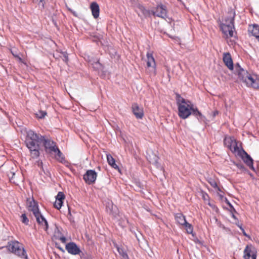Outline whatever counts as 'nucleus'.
<instances>
[{
	"instance_id": "423d86ee",
	"label": "nucleus",
	"mask_w": 259,
	"mask_h": 259,
	"mask_svg": "<svg viewBox=\"0 0 259 259\" xmlns=\"http://www.w3.org/2000/svg\"><path fill=\"white\" fill-rule=\"evenodd\" d=\"M147 72L150 75L155 76L156 74V63L152 54L150 53H147Z\"/></svg>"
},
{
	"instance_id": "72a5a7b5",
	"label": "nucleus",
	"mask_w": 259,
	"mask_h": 259,
	"mask_svg": "<svg viewBox=\"0 0 259 259\" xmlns=\"http://www.w3.org/2000/svg\"><path fill=\"white\" fill-rule=\"evenodd\" d=\"M208 183L210 184V185L212 187H213V188H218V190L220 191V188L218 187V185L216 182L214 180L210 179L208 180Z\"/></svg>"
},
{
	"instance_id": "6e6552de",
	"label": "nucleus",
	"mask_w": 259,
	"mask_h": 259,
	"mask_svg": "<svg viewBox=\"0 0 259 259\" xmlns=\"http://www.w3.org/2000/svg\"><path fill=\"white\" fill-rule=\"evenodd\" d=\"M38 225L46 232L48 231L49 225L47 221L41 214L40 211H37L35 214H33Z\"/></svg>"
},
{
	"instance_id": "ddd939ff",
	"label": "nucleus",
	"mask_w": 259,
	"mask_h": 259,
	"mask_svg": "<svg viewBox=\"0 0 259 259\" xmlns=\"http://www.w3.org/2000/svg\"><path fill=\"white\" fill-rule=\"evenodd\" d=\"M27 206L29 211H32L33 214H35L39 211L37 203L33 199H28L27 200Z\"/></svg>"
},
{
	"instance_id": "c756f323",
	"label": "nucleus",
	"mask_w": 259,
	"mask_h": 259,
	"mask_svg": "<svg viewBox=\"0 0 259 259\" xmlns=\"http://www.w3.org/2000/svg\"><path fill=\"white\" fill-rule=\"evenodd\" d=\"M65 198V195L62 192H59L56 196V200H59V202L63 201Z\"/></svg>"
},
{
	"instance_id": "49530a36",
	"label": "nucleus",
	"mask_w": 259,
	"mask_h": 259,
	"mask_svg": "<svg viewBox=\"0 0 259 259\" xmlns=\"http://www.w3.org/2000/svg\"><path fill=\"white\" fill-rule=\"evenodd\" d=\"M228 204H229L231 207H232V206L231 205V204L230 203H229V202H228Z\"/></svg>"
},
{
	"instance_id": "c9c22d12",
	"label": "nucleus",
	"mask_w": 259,
	"mask_h": 259,
	"mask_svg": "<svg viewBox=\"0 0 259 259\" xmlns=\"http://www.w3.org/2000/svg\"><path fill=\"white\" fill-rule=\"evenodd\" d=\"M201 195L202 199L204 201H207L209 200V196L206 192L202 191L201 192Z\"/></svg>"
},
{
	"instance_id": "412c9836",
	"label": "nucleus",
	"mask_w": 259,
	"mask_h": 259,
	"mask_svg": "<svg viewBox=\"0 0 259 259\" xmlns=\"http://www.w3.org/2000/svg\"><path fill=\"white\" fill-rule=\"evenodd\" d=\"M242 153L244 154L245 155V158L244 159V162L246 163V164L249 166L250 168L253 169V160L251 158V157L243 150L242 149Z\"/></svg>"
},
{
	"instance_id": "f257e3e1",
	"label": "nucleus",
	"mask_w": 259,
	"mask_h": 259,
	"mask_svg": "<svg viewBox=\"0 0 259 259\" xmlns=\"http://www.w3.org/2000/svg\"><path fill=\"white\" fill-rule=\"evenodd\" d=\"M43 136L29 130L27 133L25 144L29 149L31 156L33 158L39 156L40 144L42 143Z\"/></svg>"
},
{
	"instance_id": "ea45409f",
	"label": "nucleus",
	"mask_w": 259,
	"mask_h": 259,
	"mask_svg": "<svg viewBox=\"0 0 259 259\" xmlns=\"http://www.w3.org/2000/svg\"><path fill=\"white\" fill-rule=\"evenodd\" d=\"M37 166L39 167H41L42 168V161H37Z\"/></svg>"
},
{
	"instance_id": "f03ea898",
	"label": "nucleus",
	"mask_w": 259,
	"mask_h": 259,
	"mask_svg": "<svg viewBox=\"0 0 259 259\" xmlns=\"http://www.w3.org/2000/svg\"><path fill=\"white\" fill-rule=\"evenodd\" d=\"M228 16L225 18L224 22L220 24L221 29L226 38L232 37L234 36V17L235 13L233 10L228 12Z\"/></svg>"
},
{
	"instance_id": "2eb2a0df",
	"label": "nucleus",
	"mask_w": 259,
	"mask_h": 259,
	"mask_svg": "<svg viewBox=\"0 0 259 259\" xmlns=\"http://www.w3.org/2000/svg\"><path fill=\"white\" fill-rule=\"evenodd\" d=\"M248 81L246 83L248 87H251L254 89H259V78L255 75H252L250 78H248Z\"/></svg>"
},
{
	"instance_id": "9d476101",
	"label": "nucleus",
	"mask_w": 259,
	"mask_h": 259,
	"mask_svg": "<svg viewBox=\"0 0 259 259\" xmlns=\"http://www.w3.org/2000/svg\"><path fill=\"white\" fill-rule=\"evenodd\" d=\"M237 68H236L238 78L245 82L246 84L248 81V78H250L252 75L249 74L246 70L241 68L239 64H237Z\"/></svg>"
},
{
	"instance_id": "7c9ffc66",
	"label": "nucleus",
	"mask_w": 259,
	"mask_h": 259,
	"mask_svg": "<svg viewBox=\"0 0 259 259\" xmlns=\"http://www.w3.org/2000/svg\"><path fill=\"white\" fill-rule=\"evenodd\" d=\"M61 236H62V233H61V231H60L58 227L56 225H55V231H54V236L56 238L58 239Z\"/></svg>"
},
{
	"instance_id": "a211bd4d",
	"label": "nucleus",
	"mask_w": 259,
	"mask_h": 259,
	"mask_svg": "<svg viewBox=\"0 0 259 259\" xmlns=\"http://www.w3.org/2000/svg\"><path fill=\"white\" fill-rule=\"evenodd\" d=\"M90 9L92 12V14L95 19H97L99 16L100 8L97 3L94 2L90 5Z\"/></svg>"
},
{
	"instance_id": "6ab92c4d",
	"label": "nucleus",
	"mask_w": 259,
	"mask_h": 259,
	"mask_svg": "<svg viewBox=\"0 0 259 259\" xmlns=\"http://www.w3.org/2000/svg\"><path fill=\"white\" fill-rule=\"evenodd\" d=\"M137 12L138 13V15L140 17L142 16L140 13H141L145 17H149L150 16L151 14H152L151 11H150L149 10H146L143 6L140 4L137 5Z\"/></svg>"
},
{
	"instance_id": "4468645a",
	"label": "nucleus",
	"mask_w": 259,
	"mask_h": 259,
	"mask_svg": "<svg viewBox=\"0 0 259 259\" xmlns=\"http://www.w3.org/2000/svg\"><path fill=\"white\" fill-rule=\"evenodd\" d=\"M146 157L151 163L155 165L157 167H160L162 168L158 162L159 158L155 154L153 153L152 151H149L147 152Z\"/></svg>"
},
{
	"instance_id": "a19ab883",
	"label": "nucleus",
	"mask_w": 259,
	"mask_h": 259,
	"mask_svg": "<svg viewBox=\"0 0 259 259\" xmlns=\"http://www.w3.org/2000/svg\"><path fill=\"white\" fill-rule=\"evenodd\" d=\"M68 10L70 11L74 15H75V12L73 11L70 8L67 7Z\"/></svg>"
},
{
	"instance_id": "20e7f679",
	"label": "nucleus",
	"mask_w": 259,
	"mask_h": 259,
	"mask_svg": "<svg viewBox=\"0 0 259 259\" xmlns=\"http://www.w3.org/2000/svg\"><path fill=\"white\" fill-rule=\"evenodd\" d=\"M42 140V144L44 146L47 153L55 154L56 158L61 162L65 161L63 154L61 152L60 150L56 146V143L50 139H46L44 136Z\"/></svg>"
},
{
	"instance_id": "4be33fe9",
	"label": "nucleus",
	"mask_w": 259,
	"mask_h": 259,
	"mask_svg": "<svg viewBox=\"0 0 259 259\" xmlns=\"http://www.w3.org/2000/svg\"><path fill=\"white\" fill-rule=\"evenodd\" d=\"M175 220L176 222L181 225H183L186 223L185 217L182 213H177L175 214Z\"/></svg>"
},
{
	"instance_id": "9b49d317",
	"label": "nucleus",
	"mask_w": 259,
	"mask_h": 259,
	"mask_svg": "<svg viewBox=\"0 0 259 259\" xmlns=\"http://www.w3.org/2000/svg\"><path fill=\"white\" fill-rule=\"evenodd\" d=\"M256 250L254 247L250 246H246L244 251V259H256Z\"/></svg>"
},
{
	"instance_id": "f704fd0d",
	"label": "nucleus",
	"mask_w": 259,
	"mask_h": 259,
	"mask_svg": "<svg viewBox=\"0 0 259 259\" xmlns=\"http://www.w3.org/2000/svg\"><path fill=\"white\" fill-rule=\"evenodd\" d=\"M63 201L59 202V200H56V201L54 204V205L55 208H57L58 209H59L61 207Z\"/></svg>"
},
{
	"instance_id": "2f4dec72",
	"label": "nucleus",
	"mask_w": 259,
	"mask_h": 259,
	"mask_svg": "<svg viewBox=\"0 0 259 259\" xmlns=\"http://www.w3.org/2000/svg\"><path fill=\"white\" fill-rule=\"evenodd\" d=\"M21 222L23 223H24V224H25L26 225H28L29 220L27 218V217L25 214H24V213L22 214L21 216Z\"/></svg>"
},
{
	"instance_id": "4c0bfd02",
	"label": "nucleus",
	"mask_w": 259,
	"mask_h": 259,
	"mask_svg": "<svg viewBox=\"0 0 259 259\" xmlns=\"http://www.w3.org/2000/svg\"><path fill=\"white\" fill-rule=\"evenodd\" d=\"M15 175V174L13 172H10L9 174H8V176L9 177V179H10V181L12 183H15V181L13 180L14 179V177Z\"/></svg>"
},
{
	"instance_id": "f3484780",
	"label": "nucleus",
	"mask_w": 259,
	"mask_h": 259,
	"mask_svg": "<svg viewBox=\"0 0 259 259\" xmlns=\"http://www.w3.org/2000/svg\"><path fill=\"white\" fill-rule=\"evenodd\" d=\"M132 111L137 118L141 119L144 116L143 108H140L138 105L134 103L132 105Z\"/></svg>"
},
{
	"instance_id": "f8f14e48",
	"label": "nucleus",
	"mask_w": 259,
	"mask_h": 259,
	"mask_svg": "<svg viewBox=\"0 0 259 259\" xmlns=\"http://www.w3.org/2000/svg\"><path fill=\"white\" fill-rule=\"evenodd\" d=\"M65 248L68 253L73 255L78 254L81 252L79 248L74 242L67 243L66 245Z\"/></svg>"
},
{
	"instance_id": "5701e85b",
	"label": "nucleus",
	"mask_w": 259,
	"mask_h": 259,
	"mask_svg": "<svg viewBox=\"0 0 259 259\" xmlns=\"http://www.w3.org/2000/svg\"><path fill=\"white\" fill-rule=\"evenodd\" d=\"M176 95V101L178 107H180L181 105H184L188 103H190V101L188 100H186L183 98H182L180 95L177 93Z\"/></svg>"
},
{
	"instance_id": "e433bc0d",
	"label": "nucleus",
	"mask_w": 259,
	"mask_h": 259,
	"mask_svg": "<svg viewBox=\"0 0 259 259\" xmlns=\"http://www.w3.org/2000/svg\"><path fill=\"white\" fill-rule=\"evenodd\" d=\"M61 57L62 58V59L65 62H67L68 60V54L66 52H62L61 53Z\"/></svg>"
},
{
	"instance_id": "b1692460",
	"label": "nucleus",
	"mask_w": 259,
	"mask_h": 259,
	"mask_svg": "<svg viewBox=\"0 0 259 259\" xmlns=\"http://www.w3.org/2000/svg\"><path fill=\"white\" fill-rule=\"evenodd\" d=\"M235 139L233 137H225L224 140V145L229 149L231 148Z\"/></svg>"
},
{
	"instance_id": "1a4fd4ad",
	"label": "nucleus",
	"mask_w": 259,
	"mask_h": 259,
	"mask_svg": "<svg viewBox=\"0 0 259 259\" xmlns=\"http://www.w3.org/2000/svg\"><path fill=\"white\" fill-rule=\"evenodd\" d=\"M97 177V172L94 170H88L83 175V180L88 184L94 183Z\"/></svg>"
},
{
	"instance_id": "79ce46f5",
	"label": "nucleus",
	"mask_w": 259,
	"mask_h": 259,
	"mask_svg": "<svg viewBox=\"0 0 259 259\" xmlns=\"http://www.w3.org/2000/svg\"><path fill=\"white\" fill-rule=\"evenodd\" d=\"M11 52H12V54L13 55V56H15V57H18V58H19L20 59H21V58H19V56H18V55H16V54H15V53H13V52L12 51H11Z\"/></svg>"
},
{
	"instance_id": "7ed1b4c3",
	"label": "nucleus",
	"mask_w": 259,
	"mask_h": 259,
	"mask_svg": "<svg viewBox=\"0 0 259 259\" xmlns=\"http://www.w3.org/2000/svg\"><path fill=\"white\" fill-rule=\"evenodd\" d=\"M179 116L183 119L188 118L191 114H193L198 118L201 119L202 115L196 107H194L193 105L188 103L184 105H181L178 107Z\"/></svg>"
},
{
	"instance_id": "58836bf2",
	"label": "nucleus",
	"mask_w": 259,
	"mask_h": 259,
	"mask_svg": "<svg viewBox=\"0 0 259 259\" xmlns=\"http://www.w3.org/2000/svg\"><path fill=\"white\" fill-rule=\"evenodd\" d=\"M59 239L62 243H65L66 241V238L63 236H61L60 237L58 238Z\"/></svg>"
},
{
	"instance_id": "c03bdc74",
	"label": "nucleus",
	"mask_w": 259,
	"mask_h": 259,
	"mask_svg": "<svg viewBox=\"0 0 259 259\" xmlns=\"http://www.w3.org/2000/svg\"><path fill=\"white\" fill-rule=\"evenodd\" d=\"M58 248H59L60 250L64 251L63 249L61 247H58Z\"/></svg>"
},
{
	"instance_id": "c85d7f7f",
	"label": "nucleus",
	"mask_w": 259,
	"mask_h": 259,
	"mask_svg": "<svg viewBox=\"0 0 259 259\" xmlns=\"http://www.w3.org/2000/svg\"><path fill=\"white\" fill-rule=\"evenodd\" d=\"M93 65V67L97 70H102V65L101 64L99 63L98 61L92 63Z\"/></svg>"
},
{
	"instance_id": "a878e982",
	"label": "nucleus",
	"mask_w": 259,
	"mask_h": 259,
	"mask_svg": "<svg viewBox=\"0 0 259 259\" xmlns=\"http://www.w3.org/2000/svg\"><path fill=\"white\" fill-rule=\"evenodd\" d=\"M107 159L109 164L113 168L115 169H118V166L116 164L115 159L111 155H107Z\"/></svg>"
},
{
	"instance_id": "37998d69",
	"label": "nucleus",
	"mask_w": 259,
	"mask_h": 259,
	"mask_svg": "<svg viewBox=\"0 0 259 259\" xmlns=\"http://www.w3.org/2000/svg\"><path fill=\"white\" fill-rule=\"evenodd\" d=\"M238 227H239L241 229H242V230H243V234H244L245 236H247L246 234L245 233V232H244V231L243 230V229H242L241 227V226H240L239 225H238Z\"/></svg>"
},
{
	"instance_id": "09e8293b",
	"label": "nucleus",
	"mask_w": 259,
	"mask_h": 259,
	"mask_svg": "<svg viewBox=\"0 0 259 259\" xmlns=\"http://www.w3.org/2000/svg\"><path fill=\"white\" fill-rule=\"evenodd\" d=\"M233 217L235 219L236 218L234 215H233Z\"/></svg>"
},
{
	"instance_id": "a18cd8bd",
	"label": "nucleus",
	"mask_w": 259,
	"mask_h": 259,
	"mask_svg": "<svg viewBox=\"0 0 259 259\" xmlns=\"http://www.w3.org/2000/svg\"><path fill=\"white\" fill-rule=\"evenodd\" d=\"M44 0H37L39 3H42Z\"/></svg>"
},
{
	"instance_id": "de8ad7c7",
	"label": "nucleus",
	"mask_w": 259,
	"mask_h": 259,
	"mask_svg": "<svg viewBox=\"0 0 259 259\" xmlns=\"http://www.w3.org/2000/svg\"><path fill=\"white\" fill-rule=\"evenodd\" d=\"M217 114H218V112L217 111L214 113V115H215Z\"/></svg>"
},
{
	"instance_id": "cd10ccee",
	"label": "nucleus",
	"mask_w": 259,
	"mask_h": 259,
	"mask_svg": "<svg viewBox=\"0 0 259 259\" xmlns=\"http://www.w3.org/2000/svg\"><path fill=\"white\" fill-rule=\"evenodd\" d=\"M183 226H184L185 227V229L187 231V232L188 234H192L193 232V227L192 226L188 223L187 222H186V224H184Z\"/></svg>"
},
{
	"instance_id": "aec40b11",
	"label": "nucleus",
	"mask_w": 259,
	"mask_h": 259,
	"mask_svg": "<svg viewBox=\"0 0 259 259\" xmlns=\"http://www.w3.org/2000/svg\"><path fill=\"white\" fill-rule=\"evenodd\" d=\"M249 33L255 36L259 41V26L257 24L249 25L248 29Z\"/></svg>"
},
{
	"instance_id": "0eeeda50",
	"label": "nucleus",
	"mask_w": 259,
	"mask_h": 259,
	"mask_svg": "<svg viewBox=\"0 0 259 259\" xmlns=\"http://www.w3.org/2000/svg\"><path fill=\"white\" fill-rule=\"evenodd\" d=\"M167 11L165 6L160 4L151 10V13L154 16H157L163 19L167 17Z\"/></svg>"
},
{
	"instance_id": "dca6fc26",
	"label": "nucleus",
	"mask_w": 259,
	"mask_h": 259,
	"mask_svg": "<svg viewBox=\"0 0 259 259\" xmlns=\"http://www.w3.org/2000/svg\"><path fill=\"white\" fill-rule=\"evenodd\" d=\"M223 59L225 64L227 67L230 70H233V63L230 54L229 53H224Z\"/></svg>"
},
{
	"instance_id": "473e14b6",
	"label": "nucleus",
	"mask_w": 259,
	"mask_h": 259,
	"mask_svg": "<svg viewBox=\"0 0 259 259\" xmlns=\"http://www.w3.org/2000/svg\"><path fill=\"white\" fill-rule=\"evenodd\" d=\"M47 113L44 111H39L36 113V115L38 118H42L46 115Z\"/></svg>"
},
{
	"instance_id": "393cba45",
	"label": "nucleus",
	"mask_w": 259,
	"mask_h": 259,
	"mask_svg": "<svg viewBox=\"0 0 259 259\" xmlns=\"http://www.w3.org/2000/svg\"><path fill=\"white\" fill-rule=\"evenodd\" d=\"M229 149L233 153H237V154L239 155H242V150L239 149L236 140L232 144V146H231V148H230Z\"/></svg>"
},
{
	"instance_id": "bb28decb",
	"label": "nucleus",
	"mask_w": 259,
	"mask_h": 259,
	"mask_svg": "<svg viewBox=\"0 0 259 259\" xmlns=\"http://www.w3.org/2000/svg\"><path fill=\"white\" fill-rule=\"evenodd\" d=\"M117 249L118 253L122 256V259H128V255L123 249L120 247H117Z\"/></svg>"
},
{
	"instance_id": "39448f33",
	"label": "nucleus",
	"mask_w": 259,
	"mask_h": 259,
	"mask_svg": "<svg viewBox=\"0 0 259 259\" xmlns=\"http://www.w3.org/2000/svg\"><path fill=\"white\" fill-rule=\"evenodd\" d=\"M8 250L15 255L22 258L28 259L25 250L19 242L12 241L9 242L8 245Z\"/></svg>"
}]
</instances>
